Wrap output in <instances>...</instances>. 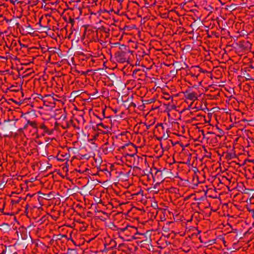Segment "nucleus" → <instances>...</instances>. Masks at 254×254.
I'll return each instance as SVG.
<instances>
[{"mask_svg": "<svg viewBox=\"0 0 254 254\" xmlns=\"http://www.w3.org/2000/svg\"><path fill=\"white\" fill-rule=\"evenodd\" d=\"M141 70L140 69H135L132 72V76H134L137 74V72H140Z\"/></svg>", "mask_w": 254, "mask_h": 254, "instance_id": "29", "label": "nucleus"}, {"mask_svg": "<svg viewBox=\"0 0 254 254\" xmlns=\"http://www.w3.org/2000/svg\"><path fill=\"white\" fill-rule=\"evenodd\" d=\"M57 159L59 161H64L68 158L67 155L65 154L64 155L58 154L57 156Z\"/></svg>", "mask_w": 254, "mask_h": 254, "instance_id": "16", "label": "nucleus"}, {"mask_svg": "<svg viewBox=\"0 0 254 254\" xmlns=\"http://www.w3.org/2000/svg\"><path fill=\"white\" fill-rule=\"evenodd\" d=\"M132 106H135V104H132Z\"/></svg>", "mask_w": 254, "mask_h": 254, "instance_id": "50", "label": "nucleus"}, {"mask_svg": "<svg viewBox=\"0 0 254 254\" xmlns=\"http://www.w3.org/2000/svg\"><path fill=\"white\" fill-rule=\"evenodd\" d=\"M136 57L137 61H141L142 60H147L149 58L148 54L146 53L145 50L142 48H139L136 53Z\"/></svg>", "mask_w": 254, "mask_h": 254, "instance_id": "7", "label": "nucleus"}, {"mask_svg": "<svg viewBox=\"0 0 254 254\" xmlns=\"http://www.w3.org/2000/svg\"><path fill=\"white\" fill-rule=\"evenodd\" d=\"M195 68L197 69L198 71H200V70H201V68H200L198 66H196Z\"/></svg>", "mask_w": 254, "mask_h": 254, "instance_id": "41", "label": "nucleus"}, {"mask_svg": "<svg viewBox=\"0 0 254 254\" xmlns=\"http://www.w3.org/2000/svg\"><path fill=\"white\" fill-rule=\"evenodd\" d=\"M226 159L230 160L233 158V155L231 154L228 153L226 155Z\"/></svg>", "mask_w": 254, "mask_h": 254, "instance_id": "30", "label": "nucleus"}, {"mask_svg": "<svg viewBox=\"0 0 254 254\" xmlns=\"http://www.w3.org/2000/svg\"><path fill=\"white\" fill-rule=\"evenodd\" d=\"M96 34V30L88 29L85 30L84 36L85 38L86 37L88 41L90 42H97L98 38H97Z\"/></svg>", "mask_w": 254, "mask_h": 254, "instance_id": "5", "label": "nucleus"}, {"mask_svg": "<svg viewBox=\"0 0 254 254\" xmlns=\"http://www.w3.org/2000/svg\"><path fill=\"white\" fill-rule=\"evenodd\" d=\"M184 94L185 98L188 100L194 101L197 99V94L194 92H190L186 91Z\"/></svg>", "mask_w": 254, "mask_h": 254, "instance_id": "10", "label": "nucleus"}, {"mask_svg": "<svg viewBox=\"0 0 254 254\" xmlns=\"http://www.w3.org/2000/svg\"><path fill=\"white\" fill-rule=\"evenodd\" d=\"M26 129V128H23H23H19V129H18V130H19V131H20V132H21V131H22L23 129Z\"/></svg>", "mask_w": 254, "mask_h": 254, "instance_id": "44", "label": "nucleus"}, {"mask_svg": "<svg viewBox=\"0 0 254 254\" xmlns=\"http://www.w3.org/2000/svg\"><path fill=\"white\" fill-rule=\"evenodd\" d=\"M38 98L42 100L44 102V104L46 106H48L46 104V102H48L49 103H52V101L54 100L53 96L51 95H46L45 96L39 95V97H38Z\"/></svg>", "mask_w": 254, "mask_h": 254, "instance_id": "9", "label": "nucleus"}, {"mask_svg": "<svg viewBox=\"0 0 254 254\" xmlns=\"http://www.w3.org/2000/svg\"><path fill=\"white\" fill-rule=\"evenodd\" d=\"M98 30L100 31L101 32H102L104 34V37L105 38H108L109 36V31L110 29L108 27H106L103 26H102L101 27L99 28Z\"/></svg>", "mask_w": 254, "mask_h": 254, "instance_id": "12", "label": "nucleus"}, {"mask_svg": "<svg viewBox=\"0 0 254 254\" xmlns=\"http://www.w3.org/2000/svg\"><path fill=\"white\" fill-rule=\"evenodd\" d=\"M142 237H145V235L142 233H139L137 232V230L136 231V233L134 234V237H133L132 239H141Z\"/></svg>", "mask_w": 254, "mask_h": 254, "instance_id": "17", "label": "nucleus"}, {"mask_svg": "<svg viewBox=\"0 0 254 254\" xmlns=\"http://www.w3.org/2000/svg\"><path fill=\"white\" fill-rule=\"evenodd\" d=\"M250 212L252 213V214L253 217V218H254V210H250Z\"/></svg>", "mask_w": 254, "mask_h": 254, "instance_id": "40", "label": "nucleus"}, {"mask_svg": "<svg viewBox=\"0 0 254 254\" xmlns=\"http://www.w3.org/2000/svg\"><path fill=\"white\" fill-rule=\"evenodd\" d=\"M118 150L124 153L127 156L131 157V159L134 160L133 163V167L138 165L139 161H142L143 158L136 155L137 148L136 146L131 142H129L119 147Z\"/></svg>", "mask_w": 254, "mask_h": 254, "instance_id": "1", "label": "nucleus"}, {"mask_svg": "<svg viewBox=\"0 0 254 254\" xmlns=\"http://www.w3.org/2000/svg\"><path fill=\"white\" fill-rule=\"evenodd\" d=\"M138 195H139L141 197H142L143 195V190H142L141 189H140L138 192H137L136 193H134L132 194L133 198H134L135 196H138Z\"/></svg>", "mask_w": 254, "mask_h": 254, "instance_id": "22", "label": "nucleus"}, {"mask_svg": "<svg viewBox=\"0 0 254 254\" xmlns=\"http://www.w3.org/2000/svg\"><path fill=\"white\" fill-rule=\"evenodd\" d=\"M81 75H86V72H84V71H82L81 72Z\"/></svg>", "mask_w": 254, "mask_h": 254, "instance_id": "45", "label": "nucleus"}, {"mask_svg": "<svg viewBox=\"0 0 254 254\" xmlns=\"http://www.w3.org/2000/svg\"><path fill=\"white\" fill-rule=\"evenodd\" d=\"M104 171H107V172H109L107 170V169L106 167H104L103 168H102V172H104Z\"/></svg>", "mask_w": 254, "mask_h": 254, "instance_id": "37", "label": "nucleus"}, {"mask_svg": "<svg viewBox=\"0 0 254 254\" xmlns=\"http://www.w3.org/2000/svg\"><path fill=\"white\" fill-rule=\"evenodd\" d=\"M114 142L112 141L111 143L109 142H106L102 146V151L105 154H108L112 153L115 150Z\"/></svg>", "mask_w": 254, "mask_h": 254, "instance_id": "6", "label": "nucleus"}, {"mask_svg": "<svg viewBox=\"0 0 254 254\" xmlns=\"http://www.w3.org/2000/svg\"><path fill=\"white\" fill-rule=\"evenodd\" d=\"M112 243L115 244V246H114V247H115V246L116 245V242H115V241H111V243H110V244H112Z\"/></svg>", "mask_w": 254, "mask_h": 254, "instance_id": "43", "label": "nucleus"}, {"mask_svg": "<svg viewBox=\"0 0 254 254\" xmlns=\"http://www.w3.org/2000/svg\"><path fill=\"white\" fill-rule=\"evenodd\" d=\"M42 19V17H41L39 19V25L41 26V27H43L44 28V30H49L50 29V28L48 27V26H44V25H41V20Z\"/></svg>", "mask_w": 254, "mask_h": 254, "instance_id": "23", "label": "nucleus"}, {"mask_svg": "<svg viewBox=\"0 0 254 254\" xmlns=\"http://www.w3.org/2000/svg\"><path fill=\"white\" fill-rule=\"evenodd\" d=\"M157 127H160L162 130L163 129V126L162 124L158 125V126H157Z\"/></svg>", "mask_w": 254, "mask_h": 254, "instance_id": "34", "label": "nucleus"}, {"mask_svg": "<svg viewBox=\"0 0 254 254\" xmlns=\"http://www.w3.org/2000/svg\"><path fill=\"white\" fill-rule=\"evenodd\" d=\"M250 67L254 69V62L251 63V64L250 65Z\"/></svg>", "mask_w": 254, "mask_h": 254, "instance_id": "39", "label": "nucleus"}, {"mask_svg": "<svg viewBox=\"0 0 254 254\" xmlns=\"http://www.w3.org/2000/svg\"><path fill=\"white\" fill-rule=\"evenodd\" d=\"M118 109H113V111L115 113H117L118 112Z\"/></svg>", "mask_w": 254, "mask_h": 254, "instance_id": "42", "label": "nucleus"}, {"mask_svg": "<svg viewBox=\"0 0 254 254\" xmlns=\"http://www.w3.org/2000/svg\"><path fill=\"white\" fill-rule=\"evenodd\" d=\"M84 58L83 59V60H85L86 62H88L89 60H87V58H88V55L84 56Z\"/></svg>", "mask_w": 254, "mask_h": 254, "instance_id": "32", "label": "nucleus"}, {"mask_svg": "<svg viewBox=\"0 0 254 254\" xmlns=\"http://www.w3.org/2000/svg\"><path fill=\"white\" fill-rule=\"evenodd\" d=\"M132 106H135V104H132Z\"/></svg>", "mask_w": 254, "mask_h": 254, "instance_id": "49", "label": "nucleus"}, {"mask_svg": "<svg viewBox=\"0 0 254 254\" xmlns=\"http://www.w3.org/2000/svg\"><path fill=\"white\" fill-rule=\"evenodd\" d=\"M238 45L241 52H249L252 49V44L248 40L240 41Z\"/></svg>", "mask_w": 254, "mask_h": 254, "instance_id": "4", "label": "nucleus"}, {"mask_svg": "<svg viewBox=\"0 0 254 254\" xmlns=\"http://www.w3.org/2000/svg\"><path fill=\"white\" fill-rule=\"evenodd\" d=\"M121 232L119 233V237L125 241L130 240L134 234H136L137 229L134 227L127 225L125 227H122Z\"/></svg>", "mask_w": 254, "mask_h": 254, "instance_id": "3", "label": "nucleus"}, {"mask_svg": "<svg viewBox=\"0 0 254 254\" xmlns=\"http://www.w3.org/2000/svg\"><path fill=\"white\" fill-rule=\"evenodd\" d=\"M87 170V169H86L85 170H80V169L78 170L77 169H75V171H76V172H78L80 173V174H81V173H84V172H85Z\"/></svg>", "mask_w": 254, "mask_h": 254, "instance_id": "31", "label": "nucleus"}, {"mask_svg": "<svg viewBox=\"0 0 254 254\" xmlns=\"http://www.w3.org/2000/svg\"><path fill=\"white\" fill-rule=\"evenodd\" d=\"M14 86H11L9 88V89L11 91H15L14 89Z\"/></svg>", "mask_w": 254, "mask_h": 254, "instance_id": "35", "label": "nucleus"}, {"mask_svg": "<svg viewBox=\"0 0 254 254\" xmlns=\"http://www.w3.org/2000/svg\"><path fill=\"white\" fill-rule=\"evenodd\" d=\"M39 128L43 130V135H44V133L48 134L49 135L51 134L53 132L52 130H50L48 127L45 125V123H38V130Z\"/></svg>", "mask_w": 254, "mask_h": 254, "instance_id": "8", "label": "nucleus"}, {"mask_svg": "<svg viewBox=\"0 0 254 254\" xmlns=\"http://www.w3.org/2000/svg\"><path fill=\"white\" fill-rule=\"evenodd\" d=\"M145 126H146V129H148L151 125H147L146 124H145Z\"/></svg>", "mask_w": 254, "mask_h": 254, "instance_id": "38", "label": "nucleus"}, {"mask_svg": "<svg viewBox=\"0 0 254 254\" xmlns=\"http://www.w3.org/2000/svg\"><path fill=\"white\" fill-rule=\"evenodd\" d=\"M133 52L125 45L119 46V50L115 54V58L120 63H129L133 58Z\"/></svg>", "mask_w": 254, "mask_h": 254, "instance_id": "2", "label": "nucleus"}, {"mask_svg": "<svg viewBox=\"0 0 254 254\" xmlns=\"http://www.w3.org/2000/svg\"><path fill=\"white\" fill-rule=\"evenodd\" d=\"M87 60H89L88 63L89 64L90 66H94V64L95 63V60L94 59V57H93L92 55L89 54L88 55V58H87Z\"/></svg>", "mask_w": 254, "mask_h": 254, "instance_id": "14", "label": "nucleus"}, {"mask_svg": "<svg viewBox=\"0 0 254 254\" xmlns=\"http://www.w3.org/2000/svg\"><path fill=\"white\" fill-rule=\"evenodd\" d=\"M11 202H12V204H13V203H14V200H11Z\"/></svg>", "mask_w": 254, "mask_h": 254, "instance_id": "48", "label": "nucleus"}, {"mask_svg": "<svg viewBox=\"0 0 254 254\" xmlns=\"http://www.w3.org/2000/svg\"><path fill=\"white\" fill-rule=\"evenodd\" d=\"M27 28H28V29L29 30H30L31 31H33V29L31 27V26L30 25L27 26Z\"/></svg>", "mask_w": 254, "mask_h": 254, "instance_id": "33", "label": "nucleus"}, {"mask_svg": "<svg viewBox=\"0 0 254 254\" xmlns=\"http://www.w3.org/2000/svg\"><path fill=\"white\" fill-rule=\"evenodd\" d=\"M71 10L72 11L73 14L76 13L78 16L81 14L82 11L81 9L79 8L74 7L72 8Z\"/></svg>", "mask_w": 254, "mask_h": 254, "instance_id": "15", "label": "nucleus"}, {"mask_svg": "<svg viewBox=\"0 0 254 254\" xmlns=\"http://www.w3.org/2000/svg\"><path fill=\"white\" fill-rule=\"evenodd\" d=\"M188 75L194 78H197L199 76V74H196L195 73H193L191 71H190V72L188 73Z\"/></svg>", "mask_w": 254, "mask_h": 254, "instance_id": "24", "label": "nucleus"}, {"mask_svg": "<svg viewBox=\"0 0 254 254\" xmlns=\"http://www.w3.org/2000/svg\"><path fill=\"white\" fill-rule=\"evenodd\" d=\"M163 97L164 99L169 101L168 104H170L173 102V96L170 95L169 94L164 93Z\"/></svg>", "mask_w": 254, "mask_h": 254, "instance_id": "13", "label": "nucleus"}, {"mask_svg": "<svg viewBox=\"0 0 254 254\" xmlns=\"http://www.w3.org/2000/svg\"><path fill=\"white\" fill-rule=\"evenodd\" d=\"M61 238H65L66 240H67V241H71L72 242L75 246H76V245L75 244L74 241L73 240V239H72L71 238V235L70 234V236H69V237L68 238L67 236L65 235H61Z\"/></svg>", "mask_w": 254, "mask_h": 254, "instance_id": "18", "label": "nucleus"}, {"mask_svg": "<svg viewBox=\"0 0 254 254\" xmlns=\"http://www.w3.org/2000/svg\"><path fill=\"white\" fill-rule=\"evenodd\" d=\"M74 18H71L70 16L69 17L68 22L70 23L72 26H73L74 23Z\"/></svg>", "mask_w": 254, "mask_h": 254, "instance_id": "28", "label": "nucleus"}, {"mask_svg": "<svg viewBox=\"0 0 254 254\" xmlns=\"http://www.w3.org/2000/svg\"><path fill=\"white\" fill-rule=\"evenodd\" d=\"M102 168H101V167L99 169V171H101L102 172Z\"/></svg>", "mask_w": 254, "mask_h": 254, "instance_id": "47", "label": "nucleus"}, {"mask_svg": "<svg viewBox=\"0 0 254 254\" xmlns=\"http://www.w3.org/2000/svg\"><path fill=\"white\" fill-rule=\"evenodd\" d=\"M29 125L34 129L36 132H38V122L35 121L28 120L27 123L24 126L23 128H27Z\"/></svg>", "mask_w": 254, "mask_h": 254, "instance_id": "11", "label": "nucleus"}, {"mask_svg": "<svg viewBox=\"0 0 254 254\" xmlns=\"http://www.w3.org/2000/svg\"><path fill=\"white\" fill-rule=\"evenodd\" d=\"M4 204H5V202H4L3 208L2 209H0V211L1 212H2L4 215H13L11 213L3 212Z\"/></svg>", "mask_w": 254, "mask_h": 254, "instance_id": "26", "label": "nucleus"}, {"mask_svg": "<svg viewBox=\"0 0 254 254\" xmlns=\"http://www.w3.org/2000/svg\"><path fill=\"white\" fill-rule=\"evenodd\" d=\"M97 128L98 130H101L102 128L107 129L108 127L105 126L102 123H100L97 125Z\"/></svg>", "mask_w": 254, "mask_h": 254, "instance_id": "21", "label": "nucleus"}, {"mask_svg": "<svg viewBox=\"0 0 254 254\" xmlns=\"http://www.w3.org/2000/svg\"><path fill=\"white\" fill-rule=\"evenodd\" d=\"M21 49H23V50H28V46L27 45L22 44L21 43V42L19 41Z\"/></svg>", "mask_w": 254, "mask_h": 254, "instance_id": "25", "label": "nucleus"}, {"mask_svg": "<svg viewBox=\"0 0 254 254\" xmlns=\"http://www.w3.org/2000/svg\"><path fill=\"white\" fill-rule=\"evenodd\" d=\"M61 118H63V120H64L66 118V116L65 114H63L61 116Z\"/></svg>", "mask_w": 254, "mask_h": 254, "instance_id": "36", "label": "nucleus"}, {"mask_svg": "<svg viewBox=\"0 0 254 254\" xmlns=\"http://www.w3.org/2000/svg\"><path fill=\"white\" fill-rule=\"evenodd\" d=\"M133 161H134V160H133V159L131 160V157H130V162H132V163H133Z\"/></svg>", "mask_w": 254, "mask_h": 254, "instance_id": "46", "label": "nucleus"}, {"mask_svg": "<svg viewBox=\"0 0 254 254\" xmlns=\"http://www.w3.org/2000/svg\"><path fill=\"white\" fill-rule=\"evenodd\" d=\"M105 109H103L102 110V117H99L98 116H96L97 118H99L100 119V120H101V121L103 119L105 118Z\"/></svg>", "mask_w": 254, "mask_h": 254, "instance_id": "27", "label": "nucleus"}, {"mask_svg": "<svg viewBox=\"0 0 254 254\" xmlns=\"http://www.w3.org/2000/svg\"><path fill=\"white\" fill-rule=\"evenodd\" d=\"M113 231H116L117 234L119 236V233L121 232V230H122V227H118L117 226L113 225V227L111 228Z\"/></svg>", "mask_w": 254, "mask_h": 254, "instance_id": "20", "label": "nucleus"}, {"mask_svg": "<svg viewBox=\"0 0 254 254\" xmlns=\"http://www.w3.org/2000/svg\"><path fill=\"white\" fill-rule=\"evenodd\" d=\"M96 36L97 38H98V41H99L101 39V38L104 36V34L102 32H101L100 31L98 30H96Z\"/></svg>", "mask_w": 254, "mask_h": 254, "instance_id": "19", "label": "nucleus"}]
</instances>
